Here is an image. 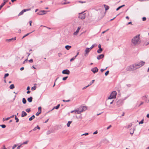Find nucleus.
Masks as SVG:
<instances>
[{"mask_svg":"<svg viewBox=\"0 0 149 149\" xmlns=\"http://www.w3.org/2000/svg\"><path fill=\"white\" fill-rule=\"evenodd\" d=\"M85 12V11L84 12H82L81 13H79V15L78 18L81 19H83L85 18V14H83V13Z\"/></svg>","mask_w":149,"mask_h":149,"instance_id":"39448f33","label":"nucleus"},{"mask_svg":"<svg viewBox=\"0 0 149 149\" xmlns=\"http://www.w3.org/2000/svg\"><path fill=\"white\" fill-rule=\"evenodd\" d=\"M36 87L35 86L32 87L31 88V90L32 91H34L36 90Z\"/></svg>","mask_w":149,"mask_h":149,"instance_id":"4c0bfd02","label":"nucleus"},{"mask_svg":"<svg viewBox=\"0 0 149 149\" xmlns=\"http://www.w3.org/2000/svg\"><path fill=\"white\" fill-rule=\"evenodd\" d=\"M89 86V85H88L87 86H85L84 87H83V88H82V90H84L85 89H86V88H87L88 87V86Z\"/></svg>","mask_w":149,"mask_h":149,"instance_id":"8fccbe9b","label":"nucleus"},{"mask_svg":"<svg viewBox=\"0 0 149 149\" xmlns=\"http://www.w3.org/2000/svg\"><path fill=\"white\" fill-rule=\"evenodd\" d=\"M148 97V96L147 95H146L145 96H143L142 97V99L143 100H145L146 102H148V101H147V98Z\"/></svg>","mask_w":149,"mask_h":149,"instance_id":"ddd939ff","label":"nucleus"},{"mask_svg":"<svg viewBox=\"0 0 149 149\" xmlns=\"http://www.w3.org/2000/svg\"><path fill=\"white\" fill-rule=\"evenodd\" d=\"M62 73L63 74L69 75L70 73V71L68 70L67 69L64 70L62 71Z\"/></svg>","mask_w":149,"mask_h":149,"instance_id":"0eeeda50","label":"nucleus"},{"mask_svg":"<svg viewBox=\"0 0 149 149\" xmlns=\"http://www.w3.org/2000/svg\"><path fill=\"white\" fill-rule=\"evenodd\" d=\"M124 100L125 99H120L116 102V104L118 107H119L123 105L124 103Z\"/></svg>","mask_w":149,"mask_h":149,"instance_id":"20e7f679","label":"nucleus"},{"mask_svg":"<svg viewBox=\"0 0 149 149\" xmlns=\"http://www.w3.org/2000/svg\"><path fill=\"white\" fill-rule=\"evenodd\" d=\"M9 119V117H8L7 118H4L3 119V121H4L5 120H7Z\"/></svg>","mask_w":149,"mask_h":149,"instance_id":"473e14b6","label":"nucleus"},{"mask_svg":"<svg viewBox=\"0 0 149 149\" xmlns=\"http://www.w3.org/2000/svg\"><path fill=\"white\" fill-rule=\"evenodd\" d=\"M68 77V76H66V77H63V79H62V80H63V81H65L66 80V79H67V78Z\"/></svg>","mask_w":149,"mask_h":149,"instance_id":"ea45409f","label":"nucleus"},{"mask_svg":"<svg viewBox=\"0 0 149 149\" xmlns=\"http://www.w3.org/2000/svg\"><path fill=\"white\" fill-rule=\"evenodd\" d=\"M15 88V86L13 84H12L9 86V88L11 89H13Z\"/></svg>","mask_w":149,"mask_h":149,"instance_id":"393cba45","label":"nucleus"},{"mask_svg":"<svg viewBox=\"0 0 149 149\" xmlns=\"http://www.w3.org/2000/svg\"><path fill=\"white\" fill-rule=\"evenodd\" d=\"M41 109H42V108L41 107H38V111H40L41 112V111H42Z\"/></svg>","mask_w":149,"mask_h":149,"instance_id":"a18cd8bd","label":"nucleus"},{"mask_svg":"<svg viewBox=\"0 0 149 149\" xmlns=\"http://www.w3.org/2000/svg\"><path fill=\"white\" fill-rule=\"evenodd\" d=\"M41 112L40 111H38V112L36 114V115L37 116H38L41 113Z\"/></svg>","mask_w":149,"mask_h":149,"instance_id":"79ce46f5","label":"nucleus"},{"mask_svg":"<svg viewBox=\"0 0 149 149\" xmlns=\"http://www.w3.org/2000/svg\"><path fill=\"white\" fill-rule=\"evenodd\" d=\"M72 121H68L67 124V126L68 127H69L70 124L72 123Z\"/></svg>","mask_w":149,"mask_h":149,"instance_id":"cd10ccee","label":"nucleus"},{"mask_svg":"<svg viewBox=\"0 0 149 149\" xmlns=\"http://www.w3.org/2000/svg\"><path fill=\"white\" fill-rule=\"evenodd\" d=\"M27 115V113L24 111H22V112L21 117H23L26 116Z\"/></svg>","mask_w":149,"mask_h":149,"instance_id":"dca6fc26","label":"nucleus"},{"mask_svg":"<svg viewBox=\"0 0 149 149\" xmlns=\"http://www.w3.org/2000/svg\"><path fill=\"white\" fill-rule=\"evenodd\" d=\"M9 74L8 73L5 74L4 75V78L5 79L7 77H8L9 76Z\"/></svg>","mask_w":149,"mask_h":149,"instance_id":"f704fd0d","label":"nucleus"},{"mask_svg":"<svg viewBox=\"0 0 149 149\" xmlns=\"http://www.w3.org/2000/svg\"><path fill=\"white\" fill-rule=\"evenodd\" d=\"M111 125H109L108 127L107 128V130L109 129L110 128H111Z\"/></svg>","mask_w":149,"mask_h":149,"instance_id":"603ef678","label":"nucleus"},{"mask_svg":"<svg viewBox=\"0 0 149 149\" xmlns=\"http://www.w3.org/2000/svg\"><path fill=\"white\" fill-rule=\"evenodd\" d=\"M0 126L3 128H5L6 127V125L4 124L1 125Z\"/></svg>","mask_w":149,"mask_h":149,"instance_id":"7c9ffc66","label":"nucleus"},{"mask_svg":"<svg viewBox=\"0 0 149 149\" xmlns=\"http://www.w3.org/2000/svg\"><path fill=\"white\" fill-rule=\"evenodd\" d=\"M7 149L6 148H5V146L4 145H3L2 147V149Z\"/></svg>","mask_w":149,"mask_h":149,"instance_id":"052dcab7","label":"nucleus"},{"mask_svg":"<svg viewBox=\"0 0 149 149\" xmlns=\"http://www.w3.org/2000/svg\"><path fill=\"white\" fill-rule=\"evenodd\" d=\"M140 35H139L136 36L134 37L132 40V42L134 45H136L137 43L140 39Z\"/></svg>","mask_w":149,"mask_h":149,"instance_id":"f03ea898","label":"nucleus"},{"mask_svg":"<svg viewBox=\"0 0 149 149\" xmlns=\"http://www.w3.org/2000/svg\"><path fill=\"white\" fill-rule=\"evenodd\" d=\"M132 24V22H128L127 24V25Z\"/></svg>","mask_w":149,"mask_h":149,"instance_id":"0e129e2a","label":"nucleus"},{"mask_svg":"<svg viewBox=\"0 0 149 149\" xmlns=\"http://www.w3.org/2000/svg\"><path fill=\"white\" fill-rule=\"evenodd\" d=\"M29 25L30 26H31L32 25V21H29Z\"/></svg>","mask_w":149,"mask_h":149,"instance_id":"864d4df0","label":"nucleus"},{"mask_svg":"<svg viewBox=\"0 0 149 149\" xmlns=\"http://www.w3.org/2000/svg\"><path fill=\"white\" fill-rule=\"evenodd\" d=\"M91 51L89 48L88 47L86 48L85 51V53L84 54V56H86L88 54V53Z\"/></svg>","mask_w":149,"mask_h":149,"instance_id":"9b49d317","label":"nucleus"},{"mask_svg":"<svg viewBox=\"0 0 149 149\" xmlns=\"http://www.w3.org/2000/svg\"><path fill=\"white\" fill-rule=\"evenodd\" d=\"M28 142V141H25L23 142V144H26Z\"/></svg>","mask_w":149,"mask_h":149,"instance_id":"69168bd1","label":"nucleus"},{"mask_svg":"<svg viewBox=\"0 0 149 149\" xmlns=\"http://www.w3.org/2000/svg\"><path fill=\"white\" fill-rule=\"evenodd\" d=\"M144 120L143 119H142L139 122V124H142L143 123Z\"/></svg>","mask_w":149,"mask_h":149,"instance_id":"58836bf2","label":"nucleus"},{"mask_svg":"<svg viewBox=\"0 0 149 149\" xmlns=\"http://www.w3.org/2000/svg\"><path fill=\"white\" fill-rule=\"evenodd\" d=\"M37 129L40 130V127L38 126H37V127H35L32 130H33V131H35Z\"/></svg>","mask_w":149,"mask_h":149,"instance_id":"5701e85b","label":"nucleus"},{"mask_svg":"<svg viewBox=\"0 0 149 149\" xmlns=\"http://www.w3.org/2000/svg\"><path fill=\"white\" fill-rule=\"evenodd\" d=\"M109 70H107L105 73V75L106 76H107L108 75V74H109Z\"/></svg>","mask_w":149,"mask_h":149,"instance_id":"a19ab883","label":"nucleus"},{"mask_svg":"<svg viewBox=\"0 0 149 149\" xmlns=\"http://www.w3.org/2000/svg\"><path fill=\"white\" fill-rule=\"evenodd\" d=\"M109 30V29H107V30H106L105 31H103L102 32V33H104L105 32H106V31H107L108 30Z\"/></svg>","mask_w":149,"mask_h":149,"instance_id":"13d9d810","label":"nucleus"},{"mask_svg":"<svg viewBox=\"0 0 149 149\" xmlns=\"http://www.w3.org/2000/svg\"><path fill=\"white\" fill-rule=\"evenodd\" d=\"M24 69V67H22L20 68V70L22 71Z\"/></svg>","mask_w":149,"mask_h":149,"instance_id":"774afa93","label":"nucleus"},{"mask_svg":"<svg viewBox=\"0 0 149 149\" xmlns=\"http://www.w3.org/2000/svg\"><path fill=\"white\" fill-rule=\"evenodd\" d=\"M47 11L45 10H41L39 11V12L37 13L38 15H42L46 14Z\"/></svg>","mask_w":149,"mask_h":149,"instance_id":"6e6552de","label":"nucleus"},{"mask_svg":"<svg viewBox=\"0 0 149 149\" xmlns=\"http://www.w3.org/2000/svg\"><path fill=\"white\" fill-rule=\"evenodd\" d=\"M17 146V144H15L12 147V149H14Z\"/></svg>","mask_w":149,"mask_h":149,"instance_id":"c03bdc74","label":"nucleus"},{"mask_svg":"<svg viewBox=\"0 0 149 149\" xmlns=\"http://www.w3.org/2000/svg\"><path fill=\"white\" fill-rule=\"evenodd\" d=\"M145 63L143 61H141L139 62L136 63L128 66L127 68V70L129 71L135 70L143 66Z\"/></svg>","mask_w":149,"mask_h":149,"instance_id":"f257e3e1","label":"nucleus"},{"mask_svg":"<svg viewBox=\"0 0 149 149\" xmlns=\"http://www.w3.org/2000/svg\"><path fill=\"white\" fill-rule=\"evenodd\" d=\"M70 3V2H64L62 3V4L63 5H65V4H67L68 3Z\"/></svg>","mask_w":149,"mask_h":149,"instance_id":"de8ad7c7","label":"nucleus"},{"mask_svg":"<svg viewBox=\"0 0 149 149\" xmlns=\"http://www.w3.org/2000/svg\"><path fill=\"white\" fill-rule=\"evenodd\" d=\"M103 49L102 48H100V49H99L97 50V52L98 53H100L103 51Z\"/></svg>","mask_w":149,"mask_h":149,"instance_id":"4be33fe9","label":"nucleus"},{"mask_svg":"<svg viewBox=\"0 0 149 149\" xmlns=\"http://www.w3.org/2000/svg\"><path fill=\"white\" fill-rule=\"evenodd\" d=\"M29 62L30 63H32L33 62V60L32 59H31L29 61Z\"/></svg>","mask_w":149,"mask_h":149,"instance_id":"bf43d9fd","label":"nucleus"},{"mask_svg":"<svg viewBox=\"0 0 149 149\" xmlns=\"http://www.w3.org/2000/svg\"><path fill=\"white\" fill-rule=\"evenodd\" d=\"M15 119L16 120V123H18L19 122V119L17 117H16V116H15Z\"/></svg>","mask_w":149,"mask_h":149,"instance_id":"c756f323","label":"nucleus"},{"mask_svg":"<svg viewBox=\"0 0 149 149\" xmlns=\"http://www.w3.org/2000/svg\"><path fill=\"white\" fill-rule=\"evenodd\" d=\"M143 102H141V103L139 105L138 107H139L140 106H141V105L143 104Z\"/></svg>","mask_w":149,"mask_h":149,"instance_id":"680f3d73","label":"nucleus"},{"mask_svg":"<svg viewBox=\"0 0 149 149\" xmlns=\"http://www.w3.org/2000/svg\"><path fill=\"white\" fill-rule=\"evenodd\" d=\"M35 118V116L34 115H33L29 118V121H31L33 119Z\"/></svg>","mask_w":149,"mask_h":149,"instance_id":"a878e982","label":"nucleus"},{"mask_svg":"<svg viewBox=\"0 0 149 149\" xmlns=\"http://www.w3.org/2000/svg\"><path fill=\"white\" fill-rule=\"evenodd\" d=\"M76 56H74L73 57L70 59V61H73L74 60V59L76 58Z\"/></svg>","mask_w":149,"mask_h":149,"instance_id":"72a5a7b5","label":"nucleus"},{"mask_svg":"<svg viewBox=\"0 0 149 149\" xmlns=\"http://www.w3.org/2000/svg\"><path fill=\"white\" fill-rule=\"evenodd\" d=\"M34 31H33L31 32H30L29 33H27V34H26L25 35H24L23 37L22 38V39H23L24 37L27 36H28V35H29V34H31V33L32 32H33Z\"/></svg>","mask_w":149,"mask_h":149,"instance_id":"bb28decb","label":"nucleus"},{"mask_svg":"<svg viewBox=\"0 0 149 149\" xmlns=\"http://www.w3.org/2000/svg\"><path fill=\"white\" fill-rule=\"evenodd\" d=\"M26 111L28 113H29L31 111L30 108L27 109H26Z\"/></svg>","mask_w":149,"mask_h":149,"instance_id":"e433bc0d","label":"nucleus"},{"mask_svg":"<svg viewBox=\"0 0 149 149\" xmlns=\"http://www.w3.org/2000/svg\"><path fill=\"white\" fill-rule=\"evenodd\" d=\"M94 44H93V45L91 46L90 47V48H89V49H90V50H91L93 48V47H94Z\"/></svg>","mask_w":149,"mask_h":149,"instance_id":"49530a36","label":"nucleus"},{"mask_svg":"<svg viewBox=\"0 0 149 149\" xmlns=\"http://www.w3.org/2000/svg\"><path fill=\"white\" fill-rule=\"evenodd\" d=\"M21 146V145L18 146L17 148V149H19L20 148V147Z\"/></svg>","mask_w":149,"mask_h":149,"instance_id":"338daca9","label":"nucleus"},{"mask_svg":"<svg viewBox=\"0 0 149 149\" xmlns=\"http://www.w3.org/2000/svg\"><path fill=\"white\" fill-rule=\"evenodd\" d=\"M80 108L81 109V111H82V112H83V111L86 110L87 109L86 107L85 106L81 107H80Z\"/></svg>","mask_w":149,"mask_h":149,"instance_id":"2eb2a0df","label":"nucleus"},{"mask_svg":"<svg viewBox=\"0 0 149 149\" xmlns=\"http://www.w3.org/2000/svg\"><path fill=\"white\" fill-rule=\"evenodd\" d=\"M22 102L23 104H25L26 102V100L25 98H23L22 100Z\"/></svg>","mask_w":149,"mask_h":149,"instance_id":"b1692460","label":"nucleus"},{"mask_svg":"<svg viewBox=\"0 0 149 149\" xmlns=\"http://www.w3.org/2000/svg\"><path fill=\"white\" fill-rule=\"evenodd\" d=\"M72 47V46L70 45H67L65 46V48L67 50H69Z\"/></svg>","mask_w":149,"mask_h":149,"instance_id":"aec40b11","label":"nucleus"},{"mask_svg":"<svg viewBox=\"0 0 149 149\" xmlns=\"http://www.w3.org/2000/svg\"><path fill=\"white\" fill-rule=\"evenodd\" d=\"M142 20L143 21H145L146 20V17H143L142 18Z\"/></svg>","mask_w":149,"mask_h":149,"instance_id":"09e8293b","label":"nucleus"},{"mask_svg":"<svg viewBox=\"0 0 149 149\" xmlns=\"http://www.w3.org/2000/svg\"><path fill=\"white\" fill-rule=\"evenodd\" d=\"M121 8V7L120 6H119L116 9V10L117 11H118V10H119L120 8Z\"/></svg>","mask_w":149,"mask_h":149,"instance_id":"3c124183","label":"nucleus"},{"mask_svg":"<svg viewBox=\"0 0 149 149\" xmlns=\"http://www.w3.org/2000/svg\"><path fill=\"white\" fill-rule=\"evenodd\" d=\"M88 134H89L88 133H85L84 134H83L81 135V136H82L83 135H84L85 136H86V135H88Z\"/></svg>","mask_w":149,"mask_h":149,"instance_id":"5fc2aeb1","label":"nucleus"},{"mask_svg":"<svg viewBox=\"0 0 149 149\" xmlns=\"http://www.w3.org/2000/svg\"><path fill=\"white\" fill-rule=\"evenodd\" d=\"M60 106V104H58L55 107H54L53 109L51 110V111H52L54 109H58L59 107Z\"/></svg>","mask_w":149,"mask_h":149,"instance_id":"a211bd4d","label":"nucleus"},{"mask_svg":"<svg viewBox=\"0 0 149 149\" xmlns=\"http://www.w3.org/2000/svg\"><path fill=\"white\" fill-rule=\"evenodd\" d=\"M132 124L131 123H130V124L128 125L127 127H126L127 128V129L131 127L132 126Z\"/></svg>","mask_w":149,"mask_h":149,"instance_id":"2f4dec72","label":"nucleus"},{"mask_svg":"<svg viewBox=\"0 0 149 149\" xmlns=\"http://www.w3.org/2000/svg\"><path fill=\"white\" fill-rule=\"evenodd\" d=\"M97 133H98L97 131H97H95V132H94L93 133V134H97Z\"/></svg>","mask_w":149,"mask_h":149,"instance_id":"6e6d98bb","label":"nucleus"},{"mask_svg":"<svg viewBox=\"0 0 149 149\" xmlns=\"http://www.w3.org/2000/svg\"><path fill=\"white\" fill-rule=\"evenodd\" d=\"M63 102H69L70 101V100H63Z\"/></svg>","mask_w":149,"mask_h":149,"instance_id":"37998d69","label":"nucleus"},{"mask_svg":"<svg viewBox=\"0 0 149 149\" xmlns=\"http://www.w3.org/2000/svg\"><path fill=\"white\" fill-rule=\"evenodd\" d=\"M91 70L93 73L95 74L98 71V69L96 67H95L94 68H92Z\"/></svg>","mask_w":149,"mask_h":149,"instance_id":"1a4fd4ad","label":"nucleus"},{"mask_svg":"<svg viewBox=\"0 0 149 149\" xmlns=\"http://www.w3.org/2000/svg\"><path fill=\"white\" fill-rule=\"evenodd\" d=\"M81 29V27L80 26H79L76 31L74 32V35H76L79 32V30Z\"/></svg>","mask_w":149,"mask_h":149,"instance_id":"4468645a","label":"nucleus"},{"mask_svg":"<svg viewBox=\"0 0 149 149\" xmlns=\"http://www.w3.org/2000/svg\"><path fill=\"white\" fill-rule=\"evenodd\" d=\"M104 6L105 8V10L106 11H107V10L109 9V6L107 5H106L105 4H104Z\"/></svg>","mask_w":149,"mask_h":149,"instance_id":"412c9836","label":"nucleus"},{"mask_svg":"<svg viewBox=\"0 0 149 149\" xmlns=\"http://www.w3.org/2000/svg\"><path fill=\"white\" fill-rule=\"evenodd\" d=\"M30 10H31L30 8H29V9H24L23 10H22V11H21L19 13V14L18 15L19 16H20V15H23L24 12H26L27 11Z\"/></svg>","mask_w":149,"mask_h":149,"instance_id":"423d86ee","label":"nucleus"},{"mask_svg":"<svg viewBox=\"0 0 149 149\" xmlns=\"http://www.w3.org/2000/svg\"><path fill=\"white\" fill-rule=\"evenodd\" d=\"M95 81V80H93L92 81H91L90 83V84L88 85H89V86L90 85H91L93 83L94 81Z\"/></svg>","mask_w":149,"mask_h":149,"instance_id":"c9c22d12","label":"nucleus"},{"mask_svg":"<svg viewBox=\"0 0 149 149\" xmlns=\"http://www.w3.org/2000/svg\"><path fill=\"white\" fill-rule=\"evenodd\" d=\"M104 55L103 54H101L98 55L97 57V59L98 60H100L104 57Z\"/></svg>","mask_w":149,"mask_h":149,"instance_id":"f8f14e48","label":"nucleus"},{"mask_svg":"<svg viewBox=\"0 0 149 149\" xmlns=\"http://www.w3.org/2000/svg\"><path fill=\"white\" fill-rule=\"evenodd\" d=\"M33 97H30L27 98L28 101L30 103L32 101Z\"/></svg>","mask_w":149,"mask_h":149,"instance_id":"6ab92c4d","label":"nucleus"},{"mask_svg":"<svg viewBox=\"0 0 149 149\" xmlns=\"http://www.w3.org/2000/svg\"><path fill=\"white\" fill-rule=\"evenodd\" d=\"M117 93L116 91H113L111 93L109 96L108 97V100L115 98L116 97Z\"/></svg>","mask_w":149,"mask_h":149,"instance_id":"7ed1b4c3","label":"nucleus"},{"mask_svg":"<svg viewBox=\"0 0 149 149\" xmlns=\"http://www.w3.org/2000/svg\"><path fill=\"white\" fill-rule=\"evenodd\" d=\"M16 37H15L8 39H7L6 40V41L8 42H13L16 40Z\"/></svg>","mask_w":149,"mask_h":149,"instance_id":"9d476101","label":"nucleus"},{"mask_svg":"<svg viewBox=\"0 0 149 149\" xmlns=\"http://www.w3.org/2000/svg\"><path fill=\"white\" fill-rule=\"evenodd\" d=\"M75 113H77L78 114H79L81 113L82 112V111H81V109L80 108L78 109H77L75 110Z\"/></svg>","mask_w":149,"mask_h":149,"instance_id":"f3484780","label":"nucleus"},{"mask_svg":"<svg viewBox=\"0 0 149 149\" xmlns=\"http://www.w3.org/2000/svg\"><path fill=\"white\" fill-rule=\"evenodd\" d=\"M79 2L80 3H85L86 2L85 1H79Z\"/></svg>","mask_w":149,"mask_h":149,"instance_id":"4d7b16f0","label":"nucleus"},{"mask_svg":"<svg viewBox=\"0 0 149 149\" xmlns=\"http://www.w3.org/2000/svg\"><path fill=\"white\" fill-rule=\"evenodd\" d=\"M14 116H15V115H12V116H10V117H9V119L10 118H12L14 117Z\"/></svg>","mask_w":149,"mask_h":149,"instance_id":"e2e57ef3","label":"nucleus"},{"mask_svg":"<svg viewBox=\"0 0 149 149\" xmlns=\"http://www.w3.org/2000/svg\"><path fill=\"white\" fill-rule=\"evenodd\" d=\"M5 4V2H3L1 3L0 6V10L1 8L3 7L4 5Z\"/></svg>","mask_w":149,"mask_h":149,"instance_id":"c85d7f7f","label":"nucleus"}]
</instances>
